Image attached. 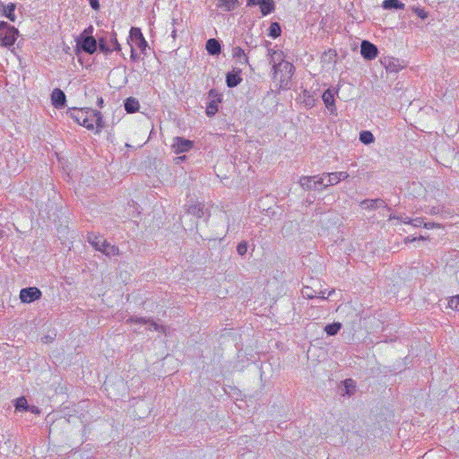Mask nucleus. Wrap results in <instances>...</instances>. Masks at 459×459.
Listing matches in <instances>:
<instances>
[{"label": "nucleus", "instance_id": "obj_53", "mask_svg": "<svg viewBox=\"0 0 459 459\" xmlns=\"http://www.w3.org/2000/svg\"><path fill=\"white\" fill-rule=\"evenodd\" d=\"M179 22H182V19H178L173 17L172 18V25L174 28H176V25L179 24Z\"/></svg>", "mask_w": 459, "mask_h": 459}, {"label": "nucleus", "instance_id": "obj_41", "mask_svg": "<svg viewBox=\"0 0 459 459\" xmlns=\"http://www.w3.org/2000/svg\"><path fill=\"white\" fill-rule=\"evenodd\" d=\"M316 178H315V181L313 182V185L315 186V189L317 188V186H322L324 187L325 183V176L323 174L321 176H316Z\"/></svg>", "mask_w": 459, "mask_h": 459}, {"label": "nucleus", "instance_id": "obj_31", "mask_svg": "<svg viewBox=\"0 0 459 459\" xmlns=\"http://www.w3.org/2000/svg\"><path fill=\"white\" fill-rule=\"evenodd\" d=\"M302 296L308 299H312L317 297V291L313 290L311 287L305 286L301 290Z\"/></svg>", "mask_w": 459, "mask_h": 459}, {"label": "nucleus", "instance_id": "obj_30", "mask_svg": "<svg viewBox=\"0 0 459 459\" xmlns=\"http://www.w3.org/2000/svg\"><path fill=\"white\" fill-rule=\"evenodd\" d=\"M323 176H325V178H327V182L324 185V188H326L329 186H334L339 183L335 172L324 173Z\"/></svg>", "mask_w": 459, "mask_h": 459}, {"label": "nucleus", "instance_id": "obj_1", "mask_svg": "<svg viewBox=\"0 0 459 459\" xmlns=\"http://www.w3.org/2000/svg\"><path fill=\"white\" fill-rule=\"evenodd\" d=\"M268 52L271 56V63L273 64V79H277L278 69L281 72H286V76L280 80V88L284 90L290 89V80L295 70L294 65L284 60V54L281 50L269 49Z\"/></svg>", "mask_w": 459, "mask_h": 459}, {"label": "nucleus", "instance_id": "obj_26", "mask_svg": "<svg viewBox=\"0 0 459 459\" xmlns=\"http://www.w3.org/2000/svg\"><path fill=\"white\" fill-rule=\"evenodd\" d=\"M300 97L302 98V101L306 106L311 108L315 105V99L309 91L303 90Z\"/></svg>", "mask_w": 459, "mask_h": 459}, {"label": "nucleus", "instance_id": "obj_20", "mask_svg": "<svg viewBox=\"0 0 459 459\" xmlns=\"http://www.w3.org/2000/svg\"><path fill=\"white\" fill-rule=\"evenodd\" d=\"M382 7L385 10H403L404 8V4L400 0H385L382 4Z\"/></svg>", "mask_w": 459, "mask_h": 459}, {"label": "nucleus", "instance_id": "obj_6", "mask_svg": "<svg viewBox=\"0 0 459 459\" xmlns=\"http://www.w3.org/2000/svg\"><path fill=\"white\" fill-rule=\"evenodd\" d=\"M42 295L41 290L37 287L23 288L20 291V299L22 303H31L39 299Z\"/></svg>", "mask_w": 459, "mask_h": 459}, {"label": "nucleus", "instance_id": "obj_51", "mask_svg": "<svg viewBox=\"0 0 459 459\" xmlns=\"http://www.w3.org/2000/svg\"><path fill=\"white\" fill-rule=\"evenodd\" d=\"M92 31H93V27L90 26L87 29H85L82 34H83V35H90V34L92 33Z\"/></svg>", "mask_w": 459, "mask_h": 459}, {"label": "nucleus", "instance_id": "obj_10", "mask_svg": "<svg viewBox=\"0 0 459 459\" xmlns=\"http://www.w3.org/2000/svg\"><path fill=\"white\" fill-rule=\"evenodd\" d=\"M338 93V90L335 89H327L325 91V92L322 95L323 101L325 105V107L333 113L336 109L335 103H334V96Z\"/></svg>", "mask_w": 459, "mask_h": 459}, {"label": "nucleus", "instance_id": "obj_36", "mask_svg": "<svg viewBox=\"0 0 459 459\" xmlns=\"http://www.w3.org/2000/svg\"><path fill=\"white\" fill-rule=\"evenodd\" d=\"M134 45L141 50L142 53H144L146 50V48L148 47L147 41L144 38L140 39L134 42Z\"/></svg>", "mask_w": 459, "mask_h": 459}, {"label": "nucleus", "instance_id": "obj_23", "mask_svg": "<svg viewBox=\"0 0 459 459\" xmlns=\"http://www.w3.org/2000/svg\"><path fill=\"white\" fill-rule=\"evenodd\" d=\"M384 65L386 70L390 73H395L402 68V65L399 64V61L395 59H385Z\"/></svg>", "mask_w": 459, "mask_h": 459}, {"label": "nucleus", "instance_id": "obj_3", "mask_svg": "<svg viewBox=\"0 0 459 459\" xmlns=\"http://www.w3.org/2000/svg\"><path fill=\"white\" fill-rule=\"evenodd\" d=\"M91 108H70L67 111V115L77 124L86 127L89 130H92L94 128V124L91 118Z\"/></svg>", "mask_w": 459, "mask_h": 459}, {"label": "nucleus", "instance_id": "obj_8", "mask_svg": "<svg viewBox=\"0 0 459 459\" xmlns=\"http://www.w3.org/2000/svg\"><path fill=\"white\" fill-rule=\"evenodd\" d=\"M193 146L194 143L192 141L178 136L174 138V143L172 144L174 152L177 154L186 152L191 150Z\"/></svg>", "mask_w": 459, "mask_h": 459}, {"label": "nucleus", "instance_id": "obj_49", "mask_svg": "<svg viewBox=\"0 0 459 459\" xmlns=\"http://www.w3.org/2000/svg\"><path fill=\"white\" fill-rule=\"evenodd\" d=\"M259 3H261V0H247V6L259 5Z\"/></svg>", "mask_w": 459, "mask_h": 459}, {"label": "nucleus", "instance_id": "obj_44", "mask_svg": "<svg viewBox=\"0 0 459 459\" xmlns=\"http://www.w3.org/2000/svg\"><path fill=\"white\" fill-rule=\"evenodd\" d=\"M335 175L339 182L349 178V174L345 171L335 172Z\"/></svg>", "mask_w": 459, "mask_h": 459}, {"label": "nucleus", "instance_id": "obj_38", "mask_svg": "<svg viewBox=\"0 0 459 459\" xmlns=\"http://www.w3.org/2000/svg\"><path fill=\"white\" fill-rule=\"evenodd\" d=\"M394 219L398 220V221H402V222H403V223H405V224H410V223H411V218L408 217V216H407V215H405V214H401V215H399V216H395V215L392 216V215H391V216L389 217V220H394Z\"/></svg>", "mask_w": 459, "mask_h": 459}, {"label": "nucleus", "instance_id": "obj_24", "mask_svg": "<svg viewBox=\"0 0 459 459\" xmlns=\"http://www.w3.org/2000/svg\"><path fill=\"white\" fill-rule=\"evenodd\" d=\"M219 6L223 7L227 12L233 11L238 6L239 4L238 0H219Z\"/></svg>", "mask_w": 459, "mask_h": 459}, {"label": "nucleus", "instance_id": "obj_50", "mask_svg": "<svg viewBox=\"0 0 459 459\" xmlns=\"http://www.w3.org/2000/svg\"><path fill=\"white\" fill-rule=\"evenodd\" d=\"M286 76V72H281L280 69H278V76L277 79H274L275 81H278L280 82V80L281 78H284Z\"/></svg>", "mask_w": 459, "mask_h": 459}, {"label": "nucleus", "instance_id": "obj_37", "mask_svg": "<svg viewBox=\"0 0 459 459\" xmlns=\"http://www.w3.org/2000/svg\"><path fill=\"white\" fill-rule=\"evenodd\" d=\"M208 98L211 100H215L216 102L221 101V95L214 89H212L208 92Z\"/></svg>", "mask_w": 459, "mask_h": 459}, {"label": "nucleus", "instance_id": "obj_52", "mask_svg": "<svg viewBox=\"0 0 459 459\" xmlns=\"http://www.w3.org/2000/svg\"><path fill=\"white\" fill-rule=\"evenodd\" d=\"M325 290L317 291L316 298L321 299H326L327 298L325 296Z\"/></svg>", "mask_w": 459, "mask_h": 459}, {"label": "nucleus", "instance_id": "obj_42", "mask_svg": "<svg viewBox=\"0 0 459 459\" xmlns=\"http://www.w3.org/2000/svg\"><path fill=\"white\" fill-rule=\"evenodd\" d=\"M413 11L421 19H426L428 17V13L422 8L416 7Z\"/></svg>", "mask_w": 459, "mask_h": 459}, {"label": "nucleus", "instance_id": "obj_56", "mask_svg": "<svg viewBox=\"0 0 459 459\" xmlns=\"http://www.w3.org/2000/svg\"><path fill=\"white\" fill-rule=\"evenodd\" d=\"M171 37L175 39L177 37V28H173L171 31Z\"/></svg>", "mask_w": 459, "mask_h": 459}, {"label": "nucleus", "instance_id": "obj_28", "mask_svg": "<svg viewBox=\"0 0 459 459\" xmlns=\"http://www.w3.org/2000/svg\"><path fill=\"white\" fill-rule=\"evenodd\" d=\"M281 25L278 22H272L269 27V36L273 39L278 38L281 35Z\"/></svg>", "mask_w": 459, "mask_h": 459}, {"label": "nucleus", "instance_id": "obj_16", "mask_svg": "<svg viewBox=\"0 0 459 459\" xmlns=\"http://www.w3.org/2000/svg\"><path fill=\"white\" fill-rule=\"evenodd\" d=\"M187 212L195 216L196 218H203L206 215L204 205L200 203L189 205L187 208Z\"/></svg>", "mask_w": 459, "mask_h": 459}, {"label": "nucleus", "instance_id": "obj_33", "mask_svg": "<svg viewBox=\"0 0 459 459\" xmlns=\"http://www.w3.org/2000/svg\"><path fill=\"white\" fill-rule=\"evenodd\" d=\"M130 38L133 40V42L144 38L141 30L139 28L133 27L130 30Z\"/></svg>", "mask_w": 459, "mask_h": 459}, {"label": "nucleus", "instance_id": "obj_25", "mask_svg": "<svg viewBox=\"0 0 459 459\" xmlns=\"http://www.w3.org/2000/svg\"><path fill=\"white\" fill-rule=\"evenodd\" d=\"M341 328L342 324L339 322H335L333 324L326 325L325 327V331L329 336H333L341 330Z\"/></svg>", "mask_w": 459, "mask_h": 459}, {"label": "nucleus", "instance_id": "obj_12", "mask_svg": "<svg viewBox=\"0 0 459 459\" xmlns=\"http://www.w3.org/2000/svg\"><path fill=\"white\" fill-rule=\"evenodd\" d=\"M240 74H241L240 68H235L232 72H229L226 74L227 86L230 88H234V87L238 86L242 81Z\"/></svg>", "mask_w": 459, "mask_h": 459}, {"label": "nucleus", "instance_id": "obj_47", "mask_svg": "<svg viewBox=\"0 0 459 459\" xmlns=\"http://www.w3.org/2000/svg\"><path fill=\"white\" fill-rule=\"evenodd\" d=\"M131 59L133 61H137L139 59V55H137L134 49V47L132 46L131 47V56H130Z\"/></svg>", "mask_w": 459, "mask_h": 459}, {"label": "nucleus", "instance_id": "obj_22", "mask_svg": "<svg viewBox=\"0 0 459 459\" xmlns=\"http://www.w3.org/2000/svg\"><path fill=\"white\" fill-rule=\"evenodd\" d=\"M91 118L93 124L96 125L97 133H99L100 129L104 127L102 114L100 111L92 110Z\"/></svg>", "mask_w": 459, "mask_h": 459}, {"label": "nucleus", "instance_id": "obj_48", "mask_svg": "<svg viewBox=\"0 0 459 459\" xmlns=\"http://www.w3.org/2000/svg\"><path fill=\"white\" fill-rule=\"evenodd\" d=\"M423 226L426 228V229H433L435 227H437L439 228V224L437 223H435V222H426L423 224Z\"/></svg>", "mask_w": 459, "mask_h": 459}, {"label": "nucleus", "instance_id": "obj_34", "mask_svg": "<svg viewBox=\"0 0 459 459\" xmlns=\"http://www.w3.org/2000/svg\"><path fill=\"white\" fill-rule=\"evenodd\" d=\"M247 247L248 245L247 241H241L240 243H238L237 246L238 254L241 256L245 255L247 252Z\"/></svg>", "mask_w": 459, "mask_h": 459}, {"label": "nucleus", "instance_id": "obj_14", "mask_svg": "<svg viewBox=\"0 0 459 459\" xmlns=\"http://www.w3.org/2000/svg\"><path fill=\"white\" fill-rule=\"evenodd\" d=\"M232 57L238 65H246L248 64V57L240 47H234L232 48Z\"/></svg>", "mask_w": 459, "mask_h": 459}, {"label": "nucleus", "instance_id": "obj_7", "mask_svg": "<svg viewBox=\"0 0 459 459\" xmlns=\"http://www.w3.org/2000/svg\"><path fill=\"white\" fill-rule=\"evenodd\" d=\"M127 323H136V324H147L150 325V329H152L157 332H161L166 334V326L158 325L151 318L145 317H138V316H130L127 320Z\"/></svg>", "mask_w": 459, "mask_h": 459}, {"label": "nucleus", "instance_id": "obj_9", "mask_svg": "<svg viewBox=\"0 0 459 459\" xmlns=\"http://www.w3.org/2000/svg\"><path fill=\"white\" fill-rule=\"evenodd\" d=\"M378 50L373 43L363 40L360 45V54L367 60H372L377 56Z\"/></svg>", "mask_w": 459, "mask_h": 459}, {"label": "nucleus", "instance_id": "obj_5", "mask_svg": "<svg viewBox=\"0 0 459 459\" xmlns=\"http://www.w3.org/2000/svg\"><path fill=\"white\" fill-rule=\"evenodd\" d=\"M77 47L85 53L91 55L97 50L98 43L94 37L81 34L77 39Z\"/></svg>", "mask_w": 459, "mask_h": 459}, {"label": "nucleus", "instance_id": "obj_18", "mask_svg": "<svg viewBox=\"0 0 459 459\" xmlns=\"http://www.w3.org/2000/svg\"><path fill=\"white\" fill-rule=\"evenodd\" d=\"M124 107L127 113H134L139 109L140 104L135 98L129 97L125 100Z\"/></svg>", "mask_w": 459, "mask_h": 459}, {"label": "nucleus", "instance_id": "obj_13", "mask_svg": "<svg viewBox=\"0 0 459 459\" xmlns=\"http://www.w3.org/2000/svg\"><path fill=\"white\" fill-rule=\"evenodd\" d=\"M363 209L375 210L379 207H386L387 204L385 200L381 198L377 199H365L360 203Z\"/></svg>", "mask_w": 459, "mask_h": 459}, {"label": "nucleus", "instance_id": "obj_29", "mask_svg": "<svg viewBox=\"0 0 459 459\" xmlns=\"http://www.w3.org/2000/svg\"><path fill=\"white\" fill-rule=\"evenodd\" d=\"M215 100H211L206 106V115L208 117L214 116L218 111V106Z\"/></svg>", "mask_w": 459, "mask_h": 459}, {"label": "nucleus", "instance_id": "obj_35", "mask_svg": "<svg viewBox=\"0 0 459 459\" xmlns=\"http://www.w3.org/2000/svg\"><path fill=\"white\" fill-rule=\"evenodd\" d=\"M99 48L102 53L108 54L112 49L107 45L105 39L101 38L99 39Z\"/></svg>", "mask_w": 459, "mask_h": 459}, {"label": "nucleus", "instance_id": "obj_2", "mask_svg": "<svg viewBox=\"0 0 459 459\" xmlns=\"http://www.w3.org/2000/svg\"><path fill=\"white\" fill-rule=\"evenodd\" d=\"M87 239L96 250L100 251L107 256H114L119 253V248L117 246L109 244L102 237L97 236L92 232L88 233Z\"/></svg>", "mask_w": 459, "mask_h": 459}, {"label": "nucleus", "instance_id": "obj_27", "mask_svg": "<svg viewBox=\"0 0 459 459\" xmlns=\"http://www.w3.org/2000/svg\"><path fill=\"white\" fill-rule=\"evenodd\" d=\"M359 141L364 144H370L374 143L375 137L370 131H361L359 134Z\"/></svg>", "mask_w": 459, "mask_h": 459}, {"label": "nucleus", "instance_id": "obj_43", "mask_svg": "<svg viewBox=\"0 0 459 459\" xmlns=\"http://www.w3.org/2000/svg\"><path fill=\"white\" fill-rule=\"evenodd\" d=\"M411 225H412L415 228L420 227L424 224L423 219L420 217H417L414 219H411Z\"/></svg>", "mask_w": 459, "mask_h": 459}, {"label": "nucleus", "instance_id": "obj_39", "mask_svg": "<svg viewBox=\"0 0 459 459\" xmlns=\"http://www.w3.org/2000/svg\"><path fill=\"white\" fill-rule=\"evenodd\" d=\"M449 307L459 310V296L452 297L448 301Z\"/></svg>", "mask_w": 459, "mask_h": 459}, {"label": "nucleus", "instance_id": "obj_55", "mask_svg": "<svg viewBox=\"0 0 459 459\" xmlns=\"http://www.w3.org/2000/svg\"><path fill=\"white\" fill-rule=\"evenodd\" d=\"M439 212V209L437 207H432L429 211L430 214H437Z\"/></svg>", "mask_w": 459, "mask_h": 459}, {"label": "nucleus", "instance_id": "obj_15", "mask_svg": "<svg viewBox=\"0 0 459 459\" xmlns=\"http://www.w3.org/2000/svg\"><path fill=\"white\" fill-rule=\"evenodd\" d=\"M207 52L212 56H217L221 53V47L216 39H210L206 41L205 45Z\"/></svg>", "mask_w": 459, "mask_h": 459}, {"label": "nucleus", "instance_id": "obj_32", "mask_svg": "<svg viewBox=\"0 0 459 459\" xmlns=\"http://www.w3.org/2000/svg\"><path fill=\"white\" fill-rule=\"evenodd\" d=\"M28 403L24 397H20L16 400L15 409L18 411H27L28 410Z\"/></svg>", "mask_w": 459, "mask_h": 459}, {"label": "nucleus", "instance_id": "obj_45", "mask_svg": "<svg viewBox=\"0 0 459 459\" xmlns=\"http://www.w3.org/2000/svg\"><path fill=\"white\" fill-rule=\"evenodd\" d=\"M89 2H90V5H91V7L93 10H95V11L100 10V2H99V0H89Z\"/></svg>", "mask_w": 459, "mask_h": 459}, {"label": "nucleus", "instance_id": "obj_46", "mask_svg": "<svg viewBox=\"0 0 459 459\" xmlns=\"http://www.w3.org/2000/svg\"><path fill=\"white\" fill-rule=\"evenodd\" d=\"M344 385L348 394H350V388H355V385H353V381L351 379H346L344 381Z\"/></svg>", "mask_w": 459, "mask_h": 459}, {"label": "nucleus", "instance_id": "obj_57", "mask_svg": "<svg viewBox=\"0 0 459 459\" xmlns=\"http://www.w3.org/2000/svg\"><path fill=\"white\" fill-rule=\"evenodd\" d=\"M416 239H417L416 238H410V237H407V238L404 239V242H405V243L412 242V241H415Z\"/></svg>", "mask_w": 459, "mask_h": 459}, {"label": "nucleus", "instance_id": "obj_58", "mask_svg": "<svg viewBox=\"0 0 459 459\" xmlns=\"http://www.w3.org/2000/svg\"><path fill=\"white\" fill-rule=\"evenodd\" d=\"M178 159L180 160H184L186 159V156L178 157Z\"/></svg>", "mask_w": 459, "mask_h": 459}, {"label": "nucleus", "instance_id": "obj_11", "mask_svg": "<svg viewBox=\"0 0 459 459\" xmlns=\"http://www.w3.org/2000/svg\"><path fill=\"white\" fill-rule=\"evenodd\" d=\"M51 101L56 108H63L65 107L66 97L65 92L56 88L51 93Z\"/></svg>", "mask_w": 459, "mask_h": 459}, {"label": "nucleus", "instance_id": "obj_17", "mask_svg": "<svg viewBox=\"0 0 459 459\" xmlns=\"http://www.w3.org/2000/svg\"><path fill=\"white\" fill-rule=\"evenodd\" d=\"M259 5L263 15H268L275 9V4L273 0H261Z\"/></svg>", "mask_w": 459, "mask_h": 459}, {"label": "nucleus", "instance_id": "obj_59", "mask_svg": "<svg viewBox=\"0 0 459 459\" xmlns=\"http://www.w3.org/2000/svg\"><path fill=\"white\" fill-rule=\"evenodd\" d=\"M334 292V290L333 289L331 291H329L328 296H331Z\"/></svg>", "mask_w": 459, "mask_h": 459}, {"label": "nucleus", "instance_id": "obj_40", "mask_svg": "<svg viewBox=\"0 0 459 459\" xmlns=\"http://www.w3.org/2000/svg\"><path fill=\"white\" fill-rule=\"evenodd\" d=\"M110 42L113 45V50L119 51L120 50V45L117 39V34L112 33L110 38Z\"/></svg>", "mask_w": 459, "mask_h": 459}, {"label": "nucleus", "instance_id": "obj_4", "mask_svg": "<svg viewBox=\"0 0 459 459\" xmlns=\"http://www.w3.org/2000/svg\"><path fill=\"white\" fill-rule=\"evenodd\" d=\"M18 30L9 25L6 22H0V44L4 47H11L14 44L18 36Z\"/></svg>", "mask_w": 459, "mask_h": 459}, {"label": "nucleus", "instance_id": "obj_21", "mask_svg": "<svg viewBox=\"0 0 459 459\" xmlns=\"http://www.w3.org/2000/svg\"><path fill=\"white\" fill-rule=\"evenodd\" d=\"M3 7V14L8 18L11 22H14L16 16L14 14V11L16 9V4L13 3H10L7 5H2Z\"/></svg>", "mask_w": 459, "mask_h": 459}, {"label": "nucleus", "instance_id": "obj_19", "mask_svg": "<svg viewBox=\"0 0 459 459\" xmlns=\"http://www.w3.org/2000/svg\"><path fill=\"white\" fill-rule=\"evenodd\" d=\"M315 178H316L315 176L301 177L299 179V185L304 190H313L315 189V186L313 185Z\"/></svg>", "mask_w": 459, "mask_h": 459}, {"label": "nucleus", "instance_id": "obj_54", "mask_svg": "<svg viewBox=\"0 0 459 459\" xmlns=\"http://www.w3.org/2000/svg\"><path fill=\"white\" fill-rule=\"evenodd\" d=\"M103 99L102 97H99L98 100H97V105L99 106V108H102L103 107Z\"/></svg>", "mask_w": 459, "mask_h": 459}]
</instances>
